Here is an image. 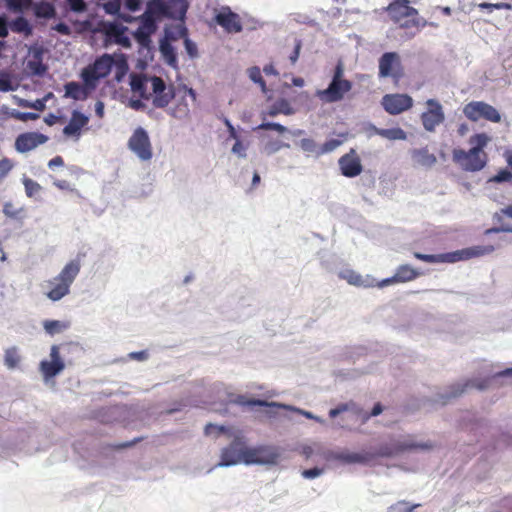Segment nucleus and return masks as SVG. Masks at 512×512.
<instances>
[{
    "mask_svg": "<svg viewBox=\"0 0 512 512\" xmlns=\"http://www.w3.org/2000/svg\"><path fill=\"white\" fill-rule=\"evenodd\" d=\"M130 86L143 99L154 95L153 105L157 108H165L175 96L173 86H167L158 76L134 73L131 75Z\"/></svg>",
    "mask_w": 512,
    "mask_h": 512,
    "instance_id": "f257e3e1",
    "label": "nucleus"
},
{
    "mask_svg": "<svg viewBox=\"0 0 512 512\" xmlns=\"http://www.w3.org/2000/svg\"><path fill=\"white\" fill-rule=\"evenodd\" d=\"M490 141L486 133H476L469 138L471 148L468 151L457 148L452 152L453 161L463 170L476 172L482 170L487 163L484 148Z\"/></svg>",
    "mask_w": 512,
    "mask_h": 512,
    "instance_id": "f03ea898",
    "label": "nucleus"
},
{
    "mask_svg": "<svg viewBox=\"0 0 512 512\" xmlns=\"http://www.w3.org/2000/svg\"><path fill=\"white\" fill-rule=\"evenodd\" d=\"M113 65H115L117 68L116 78L120 80L121 76L128 69L126 60L123 57L115 60L112 55L103 54L102 56L98 57L92 65H89L83 69L81 77L84 81V84L90 89H94L98 80L109 75Z\"/></svg>",
    "mask_w": 512,
    "mask_h": 512,
    "instance_id": "7ed1b4c3",
    "label": "nucleus"
},
{
    "mask_svg": "<svg viewBox=\"0 0 512 512\" xmlns=\"http://www.w3.org/2000/svg\"><path fill=\"white\" fill-rule=\"evenodd\" d=\"M387 10L391 20L400 28L415 30L411 36H414L425 25V21L419 17L418 10L410 6L409 0H394L389 4Z\"/></svg>",
    "mask_w": 512,
    "mask_h": 512,
    "instance_id": "20e7f679",
    "label": "nucleus"
},
{
    "mask_svg": "<svg viewBox=\"0 0 512 512\" xmlns=\"http://www.w3.org/2000/svg\"><path fill=\"white\" fill-rule=\"evenodd\" d=\"M353 83L344 77V66L338 62L334 68L331 82L323 90L316 91V97L326 104L342 101L352 90Z\"/></svg>",
    "mask_w": 512,
    "mask_h": 512,
    "instance_id": "39448f33",
    "label": "nucleus"
},
{
    "mask_svg": "<svg viewBox=\"0 0 512 512\" xmlns=\"http://www.w3.org/2000/svg\"><path fill=\"white\" fill-rule=\"evenodd\" d=\"M494 250V246L485 245L473 246L462 250L442 254H423L420 252H414L413 256L416 259L426 263H455L458 261L484 256L492 253Z\"/></svg>",
    "mask_w": 512,
    "mask_h": 512,
    "instance_id": "423d86ee",
    "label": "nucleus"
},
{
    "mask_svg": "<svg viewBox=\"0 0 512 512\" xmlns=\"http://www.w3.org/2000/svg\"><path fill=\"white\" fill-rule=\"evenodd\" d=\"M80 262L72 260L67 263L60 273L48 281L49 290L46 296L52 301H59L70 293V287L80 272Z\"/></svg>",
    "mask_w": 512,
    "mask_h": 512,
    "instance_id": "0eeeda50",
    "label": "nucleus"
},
{
    "mask_svg": "<svg viewBox=\"0 0 512 512\" xmlns=\"http://www.w3.org/2000/svg\"><path fill=\"white\" fill-rule=\"evenodd\" d=\"M463 114L472 122L486 120L492 123H499L502 118L500 112L494 106L484 101H471L465 104Z\"/></svg>",
    "mask_w": 512,
    "mask_h": 512,
    "instance_id": "6e6552de",
    "label": "nucleus"
},
{
    "mask_svg": "<svg viewBox=\"0 0 512 512\" xmlns=\"http://www.w3.org/2000/svg\"><path fill=\"white\" fill-rule=\"evenodd\" d=\"M380 78H392L395 83L399 82L404 76V69L401 58L396 52H385L378 62Z\"/></svg>",
    "mask_w": 512,
    "mask_h": 512,
    "instance_id": "1a4fd4ad",
    "label": "nucleus"
},
{
    "mask_svg": "<svg viewBox=\"0 0 512 512\" xmlns=\"http://www.w3.org/2000/svg\"><path fill=\"white\" fill-rule=\"evenodd\" d=\"M433 446L430 443H417L410 436L404 440L393 441L389 445H381L378 450V455L382 457H392L400 453L410 450H428Z\"/></svg>",
    "mask_w": 512,
    "mask_h": 512,
    "instance_id": "9d476101",
    "label": "nucleus"
},
{
    "mask_svg": "<svg viewBox=\"0 0 512 512\" xmlns=\"http://www.w3.org/2000/svg\"><path fill=\"white\" fill-rule=\"evenodd\" d=\"M427 110L420 115L421 123L428 132H434L445 120V113L441 103L436 99L426 101Z\"/></svg>",
    "mask_w": 512,
    "mask_h": 512,
    "instance_id": "9b49d317",
    "label": "nucleus"
},
{
    "mask_svg": "<svg viewBox=\"0 0 512 512\" xmlns=\"http://www.w3.org/2000/svg\"><path fill=\"white\" fill-rule=\"evenodd\" d=\"M128 146L141 160L147 161L152 158V147L147 132L139 127L129 139Z\"/></svg>",
    "mask_w": 512,
    "mask_h": 512,
    "instance_id": "f8f14e48",
    "label": "nucleus"
},
{
    "mask_svg": "<svg viewBox=\"0 0 512 512\" xmlns=\"http://www.w3.org/2000/svg\"><path fill=\"white\" fill-rule=\"evenodd\" d=\"M245 441L241 436H235L233 441L221 452L218 466H231L244 462Z\"/></svg>",
    "mask_w": 512,
    "mask_h": 512,
    "instance_id": "ddd939ff",
    "label": "nucleus"
},
{
    "mask_svg": "<svg viewBox=\"0 0 512 512\" xmlns=\"http://www.w3.org/2000/svg\"><path fill=\"white\" fill-rule=\"evenodd\" d=\"M214 21L230 34L240 33L243 29L240 16L228 6L220 8L214 16Z\"/></svg>",
    "mask_w": 512,
    "mask_h": 512,
    "instance_id": "4468645a",
    "label": "nucleus"
},
{
    "mask_svg": "<svg viewBox=\"0 0 512 512\" xmlns=\"http://www.w3.org/2000/svg\"><path fill=\"white\" fill-rule=\"evenodd\" d=\"M48 140V136L40 132H24L16 137L14 147L19 153H27L45 144Z\"/></svg>",
    "mask_w": 512,
    "mask_h": 512,
    "instance_id": "2eb2a0df",
    "label": "nucleus"
},
{
    "mask_svg": "<svg viewBox=\"0 0 512 512\" xmlns=\"http://www.w3.org/2000/svg\"><path fill=\"white\" fill-rule=\"evenodd\" d=\"M382 106L390 115H398L413 106V99L407 94H387L382 98Z\"/></svg>",
    "mask_w": 512,
    "mask_h": 512,
    "instance_id": "dca6fc26",
    "label": "nucleus"
},
{
    "mask_svg": "<svg viewBox=\"0 0 512 512\" xmlns=\"http://www.w3.org/2000/svg\"><path fill=\"white\" fill-rule=\"evenodd\" d=\"M338 164L342 175L348 178L360 175L363 170L361 159L354 149L341 156Z\"/></svg>",
    "mask_w": 512,
    "mask_h": 512,
    "instance_id": "f3484780",
    "label": "nucleus"
},
{
    "mask_svg": "<svg viewBox=\"0 0 512 512\" xmlns=\"http://www.w3.org/2000/svg\"><path fill=\"white\" fill-rule=\"evenodd\" d=\"M490 379H469L465 383L454 384L449 387V392L444 397L443 403H446L449 399L456 398L462 395L468 388H476L478 390H484L489 386Z\"/></svg>",
    "mask_w": 512,
    "mask_h": 512,
    "instance_id": "a211bd4d",
    "label": "nucleus"
},
{
    "mask_svg": "<svg viewBox=\"0 0 512 512\" xmlns=\"http://www.w3.org/2000/svg\"><path fill=\"white\" fill-rule=\"evenodd\" d=\"M276 454L272 453L267 447L248 448L245 445L244 463H269L273 462Z\"/></svg>",
    "mask_w": 512,
    "mask_h": 512,
    "instance_id": "6ab92c4d",
    "label": "nucleus"
},
{
    "mask_svg": "<svg viewBox=\"0 0 512 512\" xmlns=\"http://www.w3.org/2000/svg\"><path fill=\"white\" fill-rule=\"evenodd\" d=\"M89 123V118L83 113L74 110L72 112L69 123L63 128V134L66 136H76L81 134L82 128Z\"/></svg>",
    "mask_w": 512,
    "mask_h": 512,
    "instance_id": "aec40b11",
    "label": "nucleus"
},
{
    "mask_svg": "<svg viewBox=\"0 0 512 512\" xmlns=\"http://www.w3.org/2000/svg\"><path fill=\"white\" fill-rule=\"evenodd\" d=\"M410 156L414 165L430 168L437 162L436 156L427 147L412 149Z\"/></svg>",
    "mask_w": 512,
    "mask_h": 512,
    "instance_id": "412c9836",
    "label": "nucleus"
},
{
    "mask_svg": "<svg viewBox=\"0 0 512 512\" xmlns=\"http://www.w3.org/2000/svg\"><path fill=\"white\" fill-rule=\"evenodd\" d=\"M166 18L182 19L187 12L186 0H165Z\"/></svg>",
    "mask_w": 512,
    "mask_h": 512,
    "instance_id": "4be33fe9",
    "label": "nucleus"
},
{
    "mask_svg": "<svg viewBox=\"0 0 512 512\" xmlns=\"http://www.w3.org/2000/svg\"><path fill=\"white\" fill-rule=\"evenodd\" d=\"M88 86L81 85L78 82H68L65 84V97L74 100H85L88 97Z\"/></svg>",
    "mask_w": 512,
    "mask_h": 512,
    "instance_id": "5701e85b",
    "label": "nucleus"
},
{
    "mask_svg": "<svg viewBox=\"0 0 512 512\" xmlns=\"http://www.w3.org/2000/svg\"><path fill=\"white\" fill-rule=\"evenodd\" d=\"M340 277L345 279L350 285L357 287H372L374 286L373 279H364L359 273L354 270H345L340 273Z\"/></svg>",
    "mask_w": 512,
    "mask_h": 512,
    "instance_id": "b1692460",
    "label": "nucleus"
},
{
    "mask_svg": "<svg viewBox=\"0 0 512 512\" xmlns=\"http://www.w3.org/2000/svg\"><path fill=\"white\" fill-rule=\"evenodd\" d=\"M421 275L419 271L414 269L408 264L400 265L395 272L396 281L398 283H405L415 280Z\"/></svg>",
    "mask_w": 512,
    "mask_h": 512,
    "instance_id": "393cba45",
    "label": "nucleus"
},
{
    "mask_svg": "<svg viewBox=\"0 0 512 512\" xmlns=\"http://www.w3.org/2000/svg\"><path fill=\"white\" fill-rule=\"evenodd\" d=\"M236 404L242 405V406H265L269 408H286L287 405L279 404L275 402H267L265 400L260 399H248L245 396L239 395L237 398L233 401Z\"/></svg>",
    "mask_w": 512,
    "mask_h": 512,
    "instance_id": "a878e982",
    "label": "nucleus"
},
{
    "mask_svg": "<svg viewBox=\"0 0 512 512\" xmlns=\"http://www.w3.org/2000/svg\"><path fill=\"white\" fill-rule=\"evenodd\" d=\"M64 367L63 361H42L40 364L41 372L46 379L56 376Z\"/></svg>",
    "mask_w": 512,
    "mask_h": 512,
    "instance_id": "bb28decb",
    "label": "nucleus"
},
{
    "mask_svg": "<svg viewBox=\"0 0 512 512\" xmlns=\"http://www.w3.org/2000/svg\"><path fill=\"white\" fill-rule=\"evenodd\" d=\"M160 52H161L165 62L169 66H171L173 68L177 67V65H178L177 53L171 43H169L168 41L161 42Z\"/></svg>",
    "mask_w": 512,
    "mask_h": 512,
    "instance_id": "cd10ccee",
    "label": "nucleus"
},
{
    "mask_svg": "<svg viewBox=\"0 0 512 512\" xmlns=\"http://www.w3.org/2000/svg\"><path fill=\"white\" fill-rule=\"evenodd\" d=\"M166 8L165 0H148L145 12L161 20L166 18Z\"/></svg>",
    "mask_w": 512,
    "mask_h": 512,
    "instance_id": "c85d7f7f",
    "label": "nucleus"
},
{
    "mask_svg": "<svg viewBox=\"0 0 512 512\" xmlns=\"http://www.w3.org/2000/svg\"><path fill=\"white\" fill-rule=\"evenodd\" d=\"M375 133L385 139L388 140H406L407 134L406 132L399 127L396 128H389V129H383V128H375Z\"/></svg>",
    "mask_w": 512,
    "mask_h": 512,
    "instance_id": "c756f323",
    "label": "nucleus"
},
{
    "mask_svg": "<svg viewBox=\"0 0 512 512\" xmlns=\"http://www.w3.org/2000/svg\"><path fill=\"white\" fill-rule=\"evenodd\" d=\"M10 28L13 32L23 33L25 36L32 34V27L30 26L28 20L22 16L13 20L10 24Z\"/></svg>",
    "mask_w": 512,
    "mask_h": 512,
    "instance_id": "7c9ffc66",
    "label": "nucleus"
},
{
    "mask_svg": "<svg viewBox=\"0 0 512 512\" xmlns=\"http://www.w3.org/2000/svg\"><path fill=\"white\" fill-rule=\"evenodd\" d=\"M335 459L344 463H365L368 457L361 453L341 452L335 456Z\"/></svg>",
    "mask_w": 512,
    "mask_h": 512,
    "instance_id": "2f4dec72",
    "label": "nucleus"
},
{
    "mask_svg": "<svg viewBox=\"0 0 512 512\" xmlns=\"http://www.w3.org/2000/svg\"><path fill=\"white\" fill-rule=\"evenodd\" d=\"M3 213L6 217L15 220L24 218L25 210L23 207L17 208L12 202H5L3 205Z\"/></svg>",
    "mask_w": 512,
    "mask_h": 512,
    "instance_id": "473e14b6",
    "label": "nucleus"
},
{
    "mask_svg": "<svg viewBox=\"0 0 512 512\" xmlns=\"http://www.w3.org/2000/svg\"><path fill=\"white\" fill-rule=\"evenodd\" d=\"M159 20L158 18L144 12L140 18L141 21V29L145 30L148 34L155 32L157 26L156 22Z\"/></svg>",
    "mask_w": 512,
    "mask_h": 512,
    "instance_id": "72a5a7b5",
    "label": "nucleus"
},
{
    "mask_svg": "<svg viewBox=\"0 0 512 512\" xmlns=\"http://www.w3.org/2000/svg\"><path fill=\"white\" fill-rule=\"evenodd\" d=\"M4 361L5 365L10 369L17 367L20 362V356L15 347L9 348L5 351Z\"/></svg>",
    "mask_w": 512,
    "mask_h": 512,
    "instance_id": "f704fd0d",
    "label": "nucleus"
},
{
    "mask_svg": "<svg viewBox=\"0 0 512 512\" xmlns=\"http://www.w3.org/2000/svg\"><path fill=\"white\" fill-rule=\"evenodd\" d=\"M43 326L45 331L50 335L60 333L61 331L67 328V325L65 323H62L61 321L58 320H46L43 323Z\"/></svg>",
    "mask_w": 512,
    "mask_h": 512,
    "instance_id": "c9c22d12",
    "label": "nucleus"
},
{
    "mask_svg": "<svg viewBox=\"0 0 512 512\" xmlns=\"http://www.w3.org/2000/svg\"><path fill=\"white\" fill-rule=\"evenodd\" d=\"M23 185L25 188L26 195L30 198L34 197L35 195L40 193V191L42 190V187L38 182L34 181L33 179L27 178V177H25L23 179Z\"/></svg>",
    "mask_w": 512,
    "mask_h": 512,
    "instance_id": "e433bc0d",
    "label": "nucleus"
},
{
    "mask_svg": "<svg viewBox=\"0 0 512 512\" xmlns=\"http://www.w3.org/2000/svg\"><path fill=\"white\" fill-rule=\"evenodd\" d=\"M249 78L254 82L260 85L262 92L266 93V83L261 75V70L257 66H253L248 69Z\"/></svg>",
    "mask_w": 512,
    "mask_h": 512,
    "instance_id": "4c0bfd02",
    "label": "nucleus"
},
{
    "mask_svg": "<svg viewBox=\"0 0 512 512\" xmlns=\"http://www.w3.org/2000/svg\"><path fill=\"white\" fill-rule=\"evenodd\" d=\"M181 34L184 37V46L186 52L191 58L196 57L198 55L197 45L191 39H189L186 28H183Z\"/></svg>",
    "mask_w": 512,
    "mask_h": 512,
    "instance_id": "58836bf2",
    "label": "nucleus"
},
{
    "mask_svg": "<svg viewBox=\"0 0 512 512\" xmlns=\"http://www.w3.org/2000/svg\"><path fill=\"white\" fill-rule=\"evenodd\" d=\"M14 167V163L11 159L4 157L0 160V184L8 176Z\"/></svg>",
    "mask_w": 512,
    "mask_h": 512,
    "instance_id": "ea45409f",
    "label": "nucleus"
},
{
    "mask_svg": "<svg viewBox=\"0 0 512 512\" xmlns=\"http://www.w3.org/2000/svg\"><path fill=\"white\" fill-rule=\"evenodd\" d=\"M31 0H7V5L9 9L21 12L24 9H28L31 6Z\"/></svg>",
    "mask_w": 512,
    "mask_h": 512,
    "instance_id": "a19ab883",
    "label": "nucleus"
},
{
    "mask_svg": "<svg viewBox=\"0 0 512 512\" xmlns=\"http://www.w3.org/2000/svg\"><path fill=\"white\" fill-rule=\"evenodd\" d=\"M55 10L54 7L50 3H41L36 8V15L39 17L50 18L54 15Z\"/></svg>",
    "mask_w": 512,
    "mask_h": 512,
    "instance_id": "79ce46f5",
    "label": "nucleus"
},
{
    "mask_svg": "<svg viewBox=\"0 0 512 512\" xmlns=\"http://www.w3.org/2000/svg\"><path fill=\"white\" fill-rule=\"evenodd\" d=\"M490 181L496 182V183H502V182H511L512 181V170L508 169H502L498 171L496 175H494Z\"/></svg>",
    "mask_w": 512,
    "mask_h": 512,
    "instance_id": "37998d69",
    "label": "nucleus"
},
{
    "mask_svg": "<svg viewBox=\"0 0 512 512\" xmlns=\"http://www.w3.org/2000/svg\"><path fill=\"white\" fill-rule=\"evenodd\" d=\"M342 144L341 140L338 139H330L327 140L318 151L319 154H326L329 152L334 151L336 148H338Z\"/></svg>",
    "mask_w": 512,
    "mask_h": 512,
    "instance_id": "c03bdc74",
    "label": "nucleus"
},
{
    "mask_svg": "<svg viewBox=\"0 0 512 512\" xmlns=\"http://www.w3.org/2000/svg\"><path fill=\"white\" fill-rule=\"evenodd\" d=\"M229 433V428L209 423L205 426L206 435H220Z\"/></svg>",
    "mask_w": 512,
    "mask_h": 512,
    "instance_id": "a18cd8bd",
    "label": "nucleus"
},
{
    "mask_svg": "<svg viewBox=\"0 0 512 512\" xmlns=\"http://www.w3.org/2000/svg\"><path fill=\"white\" fill-rule=\"evenodd\" d=\"M257 129L260 130H275L278 133H284L287 131V128L279 123H273V122H265L260 124Z\"/></svg>",
    "mask_w": 512,
    "mask_h": 512,
    "instance_id": "49530a36",
    "label": "nucleus"
},
{
    "mask_svg": "<svg viewBox=\"0 0 512 512\" xmlns=\"http://www.w3.org/2000/svg\"><path fill=\"white\" fill-rule=\"evenodd\" d=\"M121 3L119 0H111L104 4L106 13L110 15H117L120 11Z\"/></svg>",
    "mask_w": 512,
    "mask_h": 512,
    "instance_id": "de8ad7c7",
    "label": "nucleus"
},
{
    "mask_svg": "<svg viewBox=\"0 0 512 512\" xmlns=\"http://www.w3.org/2000/svg\"><path fill=\"white\" fill-rule=\"evenodd\" d=\"M415 506H408V503L405 501H399L396 504L390 507L391 512H413Z\"/></svg>",
    "mask_w": 512,
    "mask_h": 512,
    "instance_id": "09e8293b",
    "label": "nucleus"
},
{
    "mask_svg": "<svg viewBox=\"0 0 512 512\" xmlns=\"http://www.w3.org/2000/svg\"><path fill=\"white\" fill-rule=\"evenodd\" d=\"M235 140L236 141L232 147V152L234 154L238 155L239 157H246V149H247L246 145H244L239 138H237Z\"/></svg>",
    "mask_w": 512,
    "mask_h": 512,
    "instance_id": "8fccbe9b",
    "label": "nucleus"
},
{
    "mask_svg": "<svg viewBox=\"0 0 512 512\" xmlns=\"http://www.w3.org/2000/svg\"><path fill=\"white\" fill-rule=\"evenodd\" d=\"M300 147L307 152H315L316 151V143L313 139L310 138H303L300 141Z\"/></svg>",
    "mask_w": 512,
    "mask_h": 512,
    "instance_id": "3c124183",
    "label": "nucleus"
},
{
    "mask_svg": "<svg viewBox=\"0 0 512 512\" xmlns=\"http://www.w3.org/2000/svg\"><path fill=\"white\" fill-rule=\"evenodd\" d=\"M11 116L17 120L27 121L29 119H36L38 117L35 113H24L19 111L12 112Z\"/></svg>",
    "mask_w": 512,
    "mask_h": 512,
    "instance_id": "603ef678",
    "label": "nucleus"
},
{
    "mask_svg": "<svg viewBox=\"0 0 512 512\" xmlns=\"http://www.w3.org/2000/svg\"><path fill=\"white\" fill-rule=\"evenodd\" d=\"M123 5L129 11L136 12V11L140 10V8H141V1L140 0H123Z\"/></svg>",
    "mask_w": 512,
    "mask_h": 512,
    "instance_id": "864d4df0",
    "label": "nucleus"
},
{
    "mask_svg": "<svg viewBox=\"0 0 512 512\" xmlns=\"http://www.w3.org/2000/svg\"><path fill=\"white\" fill-rule=\"evenodd\" d=\"M14 88L8 76H0V91L9 92Z\"/></svg>",
    "mask_w": 512,
    "mask_h": 512,
    "instance_id": "5fc2aeb1",
    "label": "nucleus"
},
{
    "mask_svg": "<svg viewBox=\"0 0 512 512\" xmlns=\"http://www.w3.org/2000/svg\"><path fill=\"white\" fill-rule=\"evenodd\" d=\"M322 472H323V469L315 467V468L304 470L302 472V476L307 479H313L315 477L320 476L322 474Z\"/></svg>",
    "mask_w": 512,
    "mask_h": 512,
    "instance_id": "6e6d98bb",
    "label": "nucleus"
},
{
    "mask_svg": "<svg viewBox=\"0 0 512 512\" xmlns=\"http://www.w3.org/2000/svg\"><path fill=\"white\" fill-rule=\"evenodd\" d=\"M70 8L75 12H82L86 9L84 0H68Z\"/></svg>",
    "mask_w": 512,
    "mask_h": 512,
    "instance_id": "4d7b16f0",
    "label": "nucleus"
},
{
    "mask_svg": "<svg viewBox=\"0 0 512 512\" xmlns=\"http://www.w3.org/2000/svg\"><path fill=\"white\" fill-rule=\"evenodd\" d=\"M301 47H302L301 40H296L294 50L292 51V53L289 56V59H290L292 64H295L296 61L298 60L299 55H300Z\"/></svg>",
    "mask_w": 512,
    "mask_h": 512,
    "instance_id": "13d9d810",
    "label": "nucleus"
},
{
    "mask_svg": "<svg viewBox=\"0 0 512 512\" xmlns=\"http://www.w3.org/2000/svg\"><path fill=\"white\" fill-rule=\"evenodd\" d=\"M53 185L60 190L74 191V188L71 186V184L67 180L57 179L53 182Z\"/></svg>",
    "mask_w": 512,
    "mask_h": 512,
    "instance_id": "bf43d9fd",
    "label": "nucleus"
},
{
    "mask_svg": "<svg viewBox=\"0 0 512 512\" xmlns=\"http://www.w3.org/2000/svg\"><path fill=\"white\" fill-rule=\"evenodd\" d=\"M349 409L348 404H340L336 408H333L329 411V416L331 418L337 417L339 414H341L344 411H347Z\"/></svg>",
    "mask_w": 512,
    "mask_h": 512,
    "instance_id": "052dcab7",
    "label": "nucleus"
},
{
    "mask_svg": "<svg viewBox=\"0 0 512 512\" xmlns=\"http://www.w3.org/2000/svg\"><path fill=\"white\" fill-rule=\"evenodd\" d=\"M64 166V159L62 156H55L48 162V167L53 170L56 167H62Z\"/></svg>",
    "mask_w": 512,
    "mask_h": 512,
    "instance_id": "680f3d73",
    "label": "nucleus"
},
{
    "mask_svg": "<svg viewBox=\"0 0 512 512\" xmlns=\"http://www.w3.org/2000/svg\"><path fill=\"white\" fill-rule=\"evenodd\" d=\"M285 409H292V410H294V411H296V412H298V413L302 414L303 416H305V417H306V418H308V419H313V420H315V421H317V422H322V420H321L319 417H317V416L313 415V414H312L311 412H309V411L301 410V409H298V408H292V407H290V406H287Z\"/></svg>",
    "mask_w": 512,
    "mask_h": 512,
    "instance_id": "e2e57ef3",
    "label": "nucleus"
},
{
    "mask_svg": "<svg viewBox=\"0 0 512 512\" xmlns=\"http://www.w3.org/2000/svg\"><path fill=\"white\" fill-rule=\"evenodd\" d=\"M128 357L132 360L143 361L148 358V353L144 350L139 352H131Z\"/></svg>",
    "mask_w": 512,
    "mask_h": 512,
    "instance_id": "0e129e2a",
    "label": "nucleus"
},
{
    "mask_svg": "<svg viewBox=\"0 0 512 512\" xmlns=\"http://www.w3.org/2000/svg\"><path fill=\"white\" fill-rule=\"evenodd\" d=\"M8 36V26L6 19L0 16V37L5 38Z\"/></svg>",
    "mask_w": 512,
    "mask_h": 512,
    "instance_id": "69168bd1",
    "label": "nucleus"
},
{
    "mask_svg": "<svg viewBox=\"0 0 512 512\" xmlns=\"http://www.w3.org/2000/svg\"><path fill=\"white\" fill-rule=\"evenodd\" d=\"M51 361H62L59 353V347L53 345L50 352Z\"/></svg>",
    "mask_w": 512,
    "mask_h": 512,
    "instance_id": "338daca9",
    "label": "nucleus"
},
{
    "mask_svg": "<svg viewBox=\"0 0 512 512\" xmlns=\"http://www.w3.org/2000/svg\"><path fill=\"white\" fill-rule=\"evenodd\" d=\"M225 125L228 128L230 138L237 139L238 135H237L236 129L234 128V126L231 124V122L228 119H225Z\"/></svg>",
    "mask_w": 512,
    "mask_h": 512,
    "instance_id": "774afa93",
    "label": "nucleus"
}]
</instances>
